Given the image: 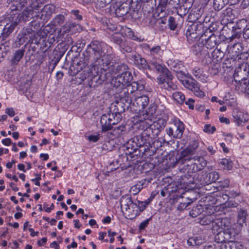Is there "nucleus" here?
Wrapping results in <instances>:
<instances>
[{
	"instance_id": "1",
	"label": "nucleus",
	"mask_w": 249,
	"mask_h": 249,
	"mask_svg": "<svg viewBox=\"0 0 249 249\" xmlns=\"http://www.w3.org/2000/svg\"><path fill=\"white\" fill-rule=\"evenodd\" d=\"M112 54H110V74L112 80L110 82V94L119 92L133 79L131 73L127 71V66L120 63L119 59L113 60Z\"/></svg>"
},
{
	"instance_id": "2",
	"label": "nucleus",
	"mask_w": 249,
	"mask_h": 249,
	"mask_svg": "<svg viewBox=\"0 0 249 249\" xmlns=\"http://www.w3.org/2000/svg\"><path fill=\"white\" fill-rule=\"evenodd\" d=\"M167 124V120L163 118H159L152 124L146 126L141 135V142L140 145L150 143L149 139H154L164 129Z\"/></svg>"
},
{
	"instance_id": "3",
	"label": "nucleus",
	"mask_w": 249,
	"mask_h": 249,
	"mask_svg": "<svg viewBox=\"0 0 249 249\" xmlns=\"http://www.w3.org/2000/svg\"><path fill=\"white\" fill-rule=\"evenodd\" d=\"M114 101L110 105V112L112 113V116L114 114H120L125 110L124 102L128 104L127 107L130 106L132 102L131 97L128 96V93L122 92V89L119 92L110 94V101Z\"/></svg>"
},
{
	"instance_id": "4",
	"label": "nucleus",
	"mask_w": 249,
	"mask_h": 249,
	"mask_svg": "<svg viewBox=\"0 0 249 249\" xmlns=\"http://www.w3.org/2000/svg\"><path fill=\"white\" fill-rule=\"evenodd\" d=\"M130 60L134 65L140 69H150L155 70L158 71H160L162 70V66L157 62L151 61L150 65H148L146 60L142 57L140 54L135 53L130 56Z\"/></svg>"
},
{
	"instance_id": "5",
	"label": "nucleus",
	"mask_w": 249,
	"mask_h": 249,
	"mask_svg": "<svg viewBox=\"0 0 249 249\" xmlns=\"http://www.w3.org/2000/svg\"><path fill=\"white\" fill-rule=\"evenodd\" d=\"M19 18L14 17L12 14L1 21L2 30L1 33L2 40H5L13 32L16 27L19 23Z\"/></svg>"
},
{
	"instance_id": "6",
	"label": "nucleus",
	"mask_w": 249,
	"mask_h": 249,
	"mask_svg": "<svg viewBox=\"0 0 249 249\" xmlns=\"http://www.w3.org/2000/svg\"><path fill=\"white\" fill-rule=\"evenodd\" d=\"M110 4V14H114L117 17H123L130 10L128 3L122 2V0H111Z\"/></svg>"
},
{
	"instance_id": "7",
	"label": "nucleus",
	"mask_w": 249,
	"mask_h": 249,
	"mask_svg": "<svg viewBox=\"0 0 249 249\" xmlns=\"http://www.w3.org/2000/svg\"><path fill=\"white\" fill-rule=\"evenodd\" d=\"M120 204L123 213L125 211L133 213L135 215L139 214L140 211L138 209L136 200L134 202L132 201L131 197L129 195L122 196Z\"/></svg>"
},
{
	"instance_id": "8",
	"label": "nucleus",
	"mask_w": 249,
	"mask_h": 249,
	"mask_svg": "<svg viewBox=\"0 0 249 249\" xmlns=\"http://www.w3.org/2000/svg\"><path fill=\"white\" fill-rule=\"evenodd\" d=\"M111 41L115 43L118 49L123 53H130L132 51V44L131 42L123 39L122 35L119 33H115L111 35Z\"/></svg>"
},
{
	"instance_id": "9",
	"label": "nucleus",
	"mask_w": 249,
	"mask_h": 249,
	"mask_svg": "<svg viewBox=\"0 0 249 249\" xmlns=\"http://www.w3.org/2000/svg\"><path fill=\"white\" fill-rule=\"evenodd\" d=\"M199 143L197 141H192L181 153L178 158H176V162L182 164L187 160H191V156L195 154L196 150L198 147Z\"/></svg>"
},
{
	"instance_id": "10",
	"label": "nucleus",
	"mask_w": 249,
	"mask_h": 249,
	"mask_svg": "<svg viewBox=\"0 0 249 249\" xmlns=\"http://www.w3.org/2000/svg\"><path fill=\"white\" fill-rule=\"evenodd\" d=\"M184 124L180 120H176L172 127L166 129L167 134L170 137L176 139L182 137L184 131Z\"/></svg>"
},
{
	"instance_id": "11",
	"label": "nucleus",
	"mask_w": 249,
	"mask_h": 249,
	"mask_svg": "<svg viewBox=\"0 0 249 249\" xmlns=\"http://www.w3.org/2000/svg\"><path fill=\"white\" fill-rule=\"evenodd\" d=\"M234 230L231 227V220L228 217H220L215 219L213 223V230L218 231V230L221 231H231Z\"/></svg>"
},
{
	"instance_id": "12",
	"label": "nucleus",
	"mask_w": 249,
	"mask_h": 249,
	"mask_svg": "<svg viewBox=\"0 0 249 249\" xmlns=\"http://www.w3.org/2000/svg\"><path fill=\"white\" fill-rule=\"evenodd\" d=\"M149 99L148 96L143 95L132 100L130 107L136 111H140L144 109L149 104Z\"/></svg>"
},
{
	"instance_id": "13",
	"label": "nucleus",
	"mask_w": 249,
	"mask_h": 249,
	"mask_svg": "<svg viewBox=\"0 0 249 249\" xmlns=\"http://www.w3.org/2000/svg\"><path fill=\"white\" fill-rule=\"evenodd\" d=\"M81 30L80 24L74 22H66L61 27L59 32L60 36H64L66 34H74Z\"/></svg>"
},
{
	"instance_id": "14",
	"label": "nucleus",
	"mask_w": 249,
	"mask_h": 249,
	"mask_svg": "<svg viewBox=\"0 0 249 249\" xmlns=\"http://www.w3.org/2000/svg\"><path fill=\"white\" fill-rule=\"evenodd\" d=\"M182 84L185 88L192 91L197 96L204 97V92L200 90L198 83L195 79L192 78L182 80Z\"/></svg>"
},
{
	"instance_id": "15",
	"label": "nucleus",
	"mask_w": 249,
	"mask_h": 249,
	"mask_svg": "<svg viewBox=\"0 0 249 249\" xmlns=\"http://www.w3.org/2000/svg\"><path fill=\"white\" fill-rule=\"evenodd\" d=\"M236 232L235 230L231 231H221L219 230L218 233L214 237V240L217 243H223L226 241H229L230 240L234 239Z\"/></svg>"
},
{
	"instance_id": "16",
	"label": "nucleus",
	"mask_w": 249,
	"mask_h": 249,
	"mask_svg": "<svg viewBox=\"0 0 249 249\" xmlns=\"http://www.w3.org/2000/svg\"><path fill=\"white\" fill-rule=\"evenodd\" d=\"M232 115L233 121L238 126H243V124L247 123L249 120V114L244 111L235 109L233 111Z\"/></svg>"
},
{
	"instance_id": "17",
	"label": "nucleus",
	"mask_w": 249,
	"mask_h": 249,
	"mask_svg": "<svg viewBox=\"0 0 249 249\" xmlns=\"http://www.w3.org/2000/svg\"><path fill=\"white\" fill-rule=\"evenodd\" d=\"M195 26H189L186 30L185 35L189 42L191 43L195 41L198 38L199 39H202L205 37L204 34H202L201 32V27L198 28L197 32L194 33V31L196 29Z\"/></svg>"
},
{
	"instance_id": "18",
	"label": "nucleus",
	"mask_w": 249,
	"mask_h": 249,
	"mask_svg": "<svg viewBox=\"0 0 249 249\" xmlns=\"http://www.w3.org/2000/svg\"><path fill=\"white\" fill-rule=\"evenodd\" d=\"M249 74V65L247 63H242L235 70L234 77H238L240 82H244L247 80ZM237 80V79L236 80Z\"/></svg>"
},
{
	"instance_id": "19",
	"label": "nucleus",
	"mask_w": 249,
	"mask_h": 249,
	"mask_svg": "<svg viewBox=\"0 0 249 249\" xmlns=\"http://www.w3.org/2000/svg\"><path fill=\"white\" fill-rule=\"evenodd\" d=\"M128 83L127 84L124 85L127 86L126 89H122V92H128V96L132 97V94L136 91H142L144 89V85L142 81L133 82L131 83Z\"/></svg>"
},
{
	"instance_id": "20",
	"label": "nucleus",
	"mask_w": 249,
	"mask_h": 249,
	"mask_svg": "<svg viewBox=\"0 0 249 249\" xmlns=\"http://www.w3.org/2000/svg\"><path fill=\"white\" fill-rule=\"evenodd\" d=\"M219 178V174L216 171L203 175L200 180V184L206 185L215 182Z\"/></svg>"
},
{
	"instance_id": "21",
	"label": "nucleus",
	"mask_w": 249,
	"mask_h": 249,
	"mask_svg": "<svg viewBox=\"0 0 249 249\" xmlns=\"http://www.w3.org/2000/svg\"><path fill=\"white\" fill-rule=\"evenodd\" d=\"M192 160H194L195 161L192 164V172H196L199 171L203 170L207 165V160L201 156H195ZM192 165H190V167Z\"/></svg>"
},
{
	"instance_id": "22",
	"label": "nucleus",
	"mask_w": 249,
	"mask_h": 249,
	"mask_svg": "<svg viewBox=\"0 0 249 249\" xmlns=\"http://www.w3.org/2000/svg\"><path fill=\"white\" fill-rule=\"evenodd\" d=\"M205 47L203 39H198L197 43L192 46V50L193 53L196 55H206L208 54L209 51Z\"/></svg>"
},
{
	"instance_id": "23",
	"label": "nucleus",
	"mask_w": 249,
	"mask_h": 249,
	"mask_svg": "<svg viewBox=\"0 0 249 249\" xmlns=\"http://www.w3.org/2000/svg\"><path fill=\"white\" fill-rule=\"evenodd\" d=\"M55 6L53 4H46L41 10V18L44 20H48L50 18L52 14L55 13Z\"/></svg>"
},
{
	"instance_id": "24",
	"label": "nucleus",
	"mask_w": 249,
	"mask_h": 249,
	"mask_svg": "<svg viewBox=\"0 0 249 249\" xmlns=\"http://www.w3.org/2000/svg\"><path fill=\"white\" fill-rule=\"evenodd\" d=\"M34 34L35 32L31 28L23 29L21 34L18 36L19 44L27 41H30Z\"/></svg>"
},
{
	"instance_id": "25",
	"label": "nucleus",
	"mask_w": 249,
	"mask_h": 249,
	"mask_svg": "<svg viewBox=\"0 0 249 249\" xmlns=\"http://www.w3.org/2000/svg\"><path fill=\"white\" fill-rule=\"evenodd\" d=\"M217 36L214 34H211L207 38L203 37L205 47L208 50H211L216 46L218 44V40Z\"/></svg>"
},
{
	"instance_id": "26",
	"label": "nucleus",
	"mask_w": 249,
	"mask_h": 249,
	"mask_svg": "<svg viewBox=\"0 0 249 249\" xmlns=\"http://www.w3.org/2000/svg\"><path fill=\"white\" fill-rule=\"evenodd\" d=\"M173 201L174 202L179 203L178 207V210L180 211L185 209L191 203L188 197H184L182 195H177L176 197H174Z\"/></svg>"
},
{
	"instance_id": "27",
	"label": "nucleus",
	"mask_w": 249,
	"mask_h": 249,
	"mask_svg": "<svg viewBox=\"0 0 249 249\" xmlns=\"http://www.w3.org/2000/svg\"><path fill=\"white\" fill-rule=\"evenodd\" d=\"M14 17H18L19 18V23L22 21H24V22L29 20V18L33 16V9H31L30 8H29L27 7L25 9L21 14H15L14 12L13 14H11Z\"/></svg>"
},
{
	"instance_id": "28",
	"label": "nucleus",
	"mask_w": 249,
	"mask_h": 249,
	"mask_svg": "<svg viewBox=\"0 0 249 249\" xmlns=\"http://www.w3.org/2000/svg\"><path fill=\"white\" fill-rule=\"evenodd\" d=\"M9 1L13 2L10 6V9L13 12L14 11H20L22 8L25 6L28 2L30 0H8Z\"/></svg>"
},
{
	"instance_id": "29",
	"label": "nucleus",
	"mask_w": 249,
	"mask_h": 249,
	"mask_svg": "<svg viewBox=\"0 0 249 249\" xmlns=\"http://www.w3.org/2000/svg\"><path fill=\"white\" fill-rule=\"evenodd\" d=\"M124 127L122 125L110 126V140L118 137L124 130Z\"/></svg>"
},
{
	"instance_id": "30",
	"label": "nucleus",
	"mask_w": 249,
	"mask_h": 249,
	"mask_svg": "<svg viewBox=\"0 0 249 249\" xmlns=\"http://www.w3.org/2000/svg\"><path fill=\"white\" fill-rule=\"evenodd\" d=\"M227 50L232 56H238L242 50V47L240 43H236L232 46H228Z\"/></svg>"
},
{
	"instance_id": "31",
	"label": "nucleus",
	"mask_w": 249,
	"mask_h": 249,
	"mask_svg": "<svg viewBox=\"0 0 249 249\" xmlns=\"http://www.w3.org/2000/svg\"><path fill=\"white\" fill-rule=\"evenodd\" d=\"M88 49H91L95 55L97 57L101 55V45L99 41L97 40L92 41L88 46Z\"/></svg>"
},
{
	"instance_id": "32",
	"label": "nucleus",
	"mask_w": 249,
	"mask_h": 249,
	"mask_svg": "<svg viewBox=\"0 0 249 249\" xmlns=\"http://www.w3.org/2000/svg\"><path fill=\"white\" fill-rule=\"evenodd\" d=\"M66 14L56 15L51 21V24L53 26L58 27L64 23L66 20Z\"/></svg>"
},
{
	"instance_id": "33",
	"label": "nucleus",
	"mask_w": 249,
	"mask_h": 249,
	"mask_svg": "<svg viewBox=\"0 0 249 249\" xmlns=\"http://www.w3.org/2000/svg\"><path fill=\"white\" fill-rule=\"evenodd\" d=\"M168 65L175 72L184 69V66L182 62L178 60L169 59L167 62Z\"/></svg>"
},
{
	"instance_id": "34",
	"label": "nucleus",
	"mask_w": 249,
	"mask_h": 249,
	"mask_svg": "<svg viewBox=\"0 0 249 249\" xmlns=\"http://www.w3.org/2000/svg\"><path fill=\"white\" fill-rule=\"evenodd\" d=\"M247 216V211L244 208H240L238 212L237 222L240 226L243 227V225L246 223Z\"/></svg>"
},
{
	"instance_id": "35",
	"label": "nucleus",
	"mask_w": 249,
	"mask_h": 249,
	"mask_svg": "<svg viewBox=\"0 0 249 249\" xmlns=\"http://www.w3.org/2000/svg\"><path fill=\"white\" fill-rule=\"evenodd\" d=\"M173 78V76L172 75H168L167 82L164 83V85L161 86V88L170 91L177 89V86L172 82Z\"/></svg>"
},
{
	"instance_id": "36",
	"label": "nucleus",
	"mask_w": 249,
	"mask_h": 249,
	"mask_svg": "<svg viewBox=\"0 0 249 249\" xmlns=\"http://www.w3.org/2000/svg\"><path fill=\"white\" fill-rule=\"evenodd\" d=\"M25 50L21 48L16 51L11 61L13 64H18L24 54Z\"/></svg>"
},
{
	"instance_id": "37",
	"label": "nucleus",
	"mask_w": 249,
	"mask_h": 249,
	"mask_svg": "<svg viewBox=\"0 0 249 249\" xmlns=\"http://www.w3.org/2000/svg\"><path fill=\"white\" fill-rule=\"evenodd\" d=\"M199 223L202 225H208L212 224V229L213 230V223L215 219L213 218V216L212 215H208L203 217H200Z\"/></svg>"
},
{
	"instance_id": "38",
	"label": "nucleus",
	"mask_w": 249,
	"mask_h": 249,
	"mask_svg": "<svg viewBox=\"0 0 249 249\" xmlns=\"http://www.w3.org/2000/svg\"><path fill=\"white\" fill-rule=\"evenodd\" d=\"M228 3V0H213V7L215 11L222 9Z\"/></svg>"
},
{
	"instance_id": "39",
	"label": "nucleus",
	"mask_w": 249,
	"mask_h": 249,
	"mask_svg": "<svg viewBox=\"0 0 249 249\" xmlns=\"http://www.w3.org/2000/svg\"><path fill=\"white\" fill-rule=\"evenodd\" d=\"M100 123L102 124L103 132L109 130V117L107 115L104 114L101 116Z\"/></svg>"
},
{
	"instance_id": "40",
	"label": "nucleus",
	"mask_w": 249,
	"mask_h": 249,
	"mask_svg": "<svg viewBox=\"0 0 249 249\" xmlns=\"http://www.w3.org/2000/svg\"><path fill=\"white\" fill-rule=\"evenodd\" d=\"M168 75H172L171 73L168 71L165 70L163 71L162 74L160 75L157 78V81L159 84H161L162 86L164 85L167 81V76Z\"/></svg>"
},
{
	"instance_id": "41",
	"label": "nucleus",
	"mask_w": 249,
	"mask_h": 249,
	"mask_svg": "<svg viewBox=\"0 0 249 249\" xmlns=\"http://www.w3.org/2000/svg\"><path fill=\"white\" fill-rule=\"evenodd\" d=\"M122 120V116L120 114H114L112 116V113L110 112V126L117 124L118 123Z\"/></svg>"
},
{
	"instance_id": "42",
	"label": "nucleus",
	"mask_w": 249,
	"mask_h": 249,
	"mask_svg": "<svg viewBox=\"0 0 249 249\" xmlns=\"http://www.w3.org/2000/svg\"><path fill=\"white\" fill-rule=\"evenodd\" d=\"M203 211L202 206L201 205H197L193 207L190 211L189 214L193 217H196L199 215Z\"/></svg>"
},
{
	"instance_id": "43",
	"label": "nucleus",
	"mask_w": 249,
	"mask_h": 249,
	"mask_svg": "<svg viewBox=\"0 0 249 249\" xmlns=\"http://www.w3.org/2000/svg\"><path fill=\"white\" fill-rule=\"evenodd\" d=\"M172 96L173 98L180 104H182L184 102L185 97L181 92H175L173 94Z\"/></svg>"
},
{
	"instance_id": "44",
	"label": "nucleus",
	"mask_w": 249,
	"mask_h": 249,
	"mask_svg": "<svg viewBox=\"0 0 249 249\" xmlns=\"http://www.w3.org/2000/svg\"><path fill=\"white\" fill-rule=\"evenodd\" d=\"M202 243V240L197 236L189 238L187 240V244L190 246H198Z\"/></svg>"
},
{
	"instance_id": "45",
	"label": "nucleus",
	"mask_w": 249,
	"mask_h": 249,
	"mask_svg": "<svg viewBox=\"0 0 249 249\" xmlns=\"http://www.w3.org/2000/svg\"><path fill=\"white\" fill-rule=\"evenodd\" d=\"M249 24V22H248L247 20L244 18L239 20L236 24V26L234 27L237 29H243L244 31L246 28Z\"/></svg>"
},
{
	"instance_id": "46",
	"label": "nucleus",
	"mask_w": 249,
	"mask_h": 249,
	"mask_svg": "<svg viewBox=\"0 0 249 249\" xmlns=\"http://www.w3.org/2000/svg\"><path fill=\"white\" fill-rule=\"evenodd\" d=\"M213 57L216 59L217 61L221 60L225 55L224 53L220 49H215L212 53Z\"/></svg>"
},
{
	"instance_id": "47",
	"label": "nucleus",
	"mask_w": 249,
	"mask_h": 249,
	"mask_svg": "<svg viewBox=\"0 0 249 249\" xmlns=\"http://www.w3.org/2000/svg\"><path fill=\"white\" fill-rule=\"evenodd\" d=\"M146 47L148 49L150 54L151 55H159L161 52L160 47L159 46L150 48L149 45H147Z\"/></svg>"
},
{
	"instance_id": "48",
	"label": "nucleus",
	"mask_w": 249,
	"mask_h": 249,
	"mask_svg": "<svg viewBox=\"0 0 249 249\" xmlns=\"http://www.w3.org/2000/svg\"><path fill=\"white\" fill-rule=\"evenodd\" d=\"M42 6V2L40 0H35L32 1V3L30 4V7L31 9L34 10L38 11Z\"/></svg>"
},
{
	"instance_id": "49",
	"label": "nucleus",
	"mask_w": 249,
	"mask_h": 249,
	"mask_svg": "<svg viewBox=\"0 0 249 249\" xmlns=\"http://www.w3.org/2000/svg\"><path fill=\"white\" fill-rule=\"evenodd\" d=\"M220 164L223 165V168L227 170H231L232 167V162L228 159H223L220 161Z\"/></svg>"
},
{
	"instance_id": "50",
	"label": "nucleus",
	"mask_w": 249,
	"mask_h": 249,
	"mask_svg": "<svg viewBox=\"0 0 249 249\" xmlns=\"http://www.w3.org/2000/svg\"><path fill=\"white\" fill-rule=\"evenodd\" d=\"M239 88L241 89V91L246 92L249 94V81L248 82L246 81L241 82Z\"/></svg>"
},
{
	"instance_id": "51",
	"label": "nucleus",
	"mask_w": 249,
	"mask_h": 249,
	"mask_svg": "<svg viewBox=\"0 0 249 249\" xmlns=\"http://www.w3.org/2000/svg\"><path fill=\"white\" fill-rule=\"evenodd\" d=\"M201 56V62L204 65H207L210 64L212 62V58L210 55L209 51L208 52V54L206 55H202Z\"/></svg>"
},
{
	"instance_id": "52",
	"label": "nucleus",
	"mask_w": 249,
	"mask_h": 249,
	"mask_svg": "<svg viewBox=\"0 0 249 249\" xmlns=\"http://www.w3.org/2000/svg\"><path fill=\"white\" fill-rule=\"evenodd\" d=\"M145 21L147 25L154 27L156 23L157 19L153 16H149L146 18Z\"/></svg>"
},
{
	"instance_id": "53",
	"label": "nucleus",
	"mask_w": 249,
	"mask_h": 249,
	"mask_svg": "<svg viewBox=\"0 0 249 249\" xmlns=\"http://www.w3.org/2000/svg\"><path fill=\"white\" fill-rule=\"evenodd\" d=\"M217 29V25L216 24H212L211 26L209 27L208 28H206L204 31V34L205 37H206L209 35L212 32L214 31H216Z\"/></svg>"
},
{
	"instance_id": "54",
	"label": "nucleus",
	"mask_w": 249,
	"mask_h": 249,
	"mask_svg": "<svg viewBox=\"0 0 249 249\" xmlns=\"http://www.w3.org/2000/svg\"><path fill=\"white\" fill-rule=\"evenodd\" d=\"M194 76L197 79H200L202 75V70L198 67H195L192 70Z\"/></svg>"
},
{
	"instance_id": "55",
	"label": "nucleus",
	"mask_w": 249,
	"mask_h": 249,
	"mask_svg": "<svg viewBox=\"0 0 249 249\" xmlns=\"http://www.w3.org/2000/svg\"><path fill=\"white\" fill-rule=\"evenodd\" d=\"M219 65L212 64L209 68V71L212 75H215L219 72Z\"/></svg>"
},
{
	"instance_id": "56",
	"label": "nucleus",
	"mask_w": 249,
	"mask_h": 249,
	"mask_svg": "<svg viewBox=\"0 0 249 249\" xmlns=\"http://www.w3.org/2000/svg\"><path fill=\"white\" fill-rule=\"evenodd\" d=\"M216 130V128L214 126H212L210 124H205L204 126L203 131L209 134L213 133Z\"/></svg>"
},
{
	"instance_id": "57",
	"label": "nucleus",
	"mask_w": 249,
	"mask_h": 249,
	"mask_svg": "<svg viewBox=\"0 0 249 249\" xmlns=\"http://www.w3.org/2000/svg\"><path fill=\"white\" fill-rule=\"evenodd\" d=\"M149 183V181H147L146 179H142L141 181H139L136 184H135L136 187H137L138 190L141 191V190L144 187L147 186Z\"/></svg>"
},
{
	"instance_id": "58",
	"label": "nucleus",
	"mask_w": 249,
	"mask_h": 249,
	"mask_svg": "<svg viewBox=\"0 0 249 249\" xmlns=\"http://www.w3.org/2000/svg\"><path fill=\"white\" fill-rule=\"evenodd\" d=\"M137 204L138 206V209L140 211V212L143 211L146 207V206L148 204V202L147 201H140L136 200Z\"/></svg>"
},
{
	"instance_id": "59",
	"label": "nucleus",
	"mask_w": 249,
	"mask_h": 249,
	"mask_svg": "<svg viewBox=\"0 0 249 249\" xmlns=\"http://www.w3.org/2000/svg\"><path fill=\"white\" fill-rule=\"evenodd\" d=\"M232 28L231 36V37L229 36V38H230L231 40H232L235 38H239L242 34L241 32L236 31L237 29L235 28L234 27H232Z\"/></svg>"
},
{
	"instance_id": "60",
	"label": "nucleus",
	"mask_w": 249,
	"mask_h": 249,
	"mask_svg": "<svg viewBox=\"0 0 249 249\" xmlns=\"http://www.w3.org/2000/svg\"><path fill=\"white\" fill-rule=\"evenodd\" d=\"M168 25L172 30H174L177 26L175 18L173 17H170L168 19Z\"/></svg>"
},
{
	"instance_id": "61",
	"label": "nucleus",
	"mask_w": 249,
	"mask_h": 249,
	"mask_svg": "<svg viewBox=\"0 0 249 249\" xmlns=\"http://www.w3.org/2000/svg\"><path fill=\"white\" fill-rule=\"evenodd\" d=\"M167 5H169V0H160L158 9L160 8V11L163 12Z\"/></svg>"
},
{
	"instance_id": "62",
	"label": "nucleus",
	"mask_w": 249,
	"mask_h": 249,
	"mask_svg": "<svg viewBox=\"0 0 249 249\" xmlns=\"http://www.w3.org/2000/svg\"><path fill=\"white\" fill-rule=\"evenodd\" d=\"M86 138L90 142H97L100 138V135H90L86 136Z\"/></svg>"
},
{
	"instance_id": "63",
	"label": "nucleus",
	"mask_w": 249,
	"mask_h": 249,
	"mask_svg": "<svg viewBox=\"0 0 249 249\" xmlns=\"http://www.w3.org/2000/svg\"><path fill=\"white\" fill-rule=\"evenodd\" d=\"M232 240H230L229 241H226L222 243L220 246V249H231V242Z\"/></svg>"
},
{
	"instance_id": "64",
	"label": "nucleus",
	"mask_w": 249,
	"mask_h": 249,
	"mask_svg": "<svg viewBox=\"0 0 249 249\" xmlns=\"http://www.w3.org/2000/svg\"><path fill=\"white\" fill-rule=\"evenodd\" d=\"M127 36H129V38L134 40L138 41L139 42H141L142 41L139 37H137L135 35L134 32L132 30H131L130 29H129V31L127 32Z\"/></svg>"
}]
</instances>
